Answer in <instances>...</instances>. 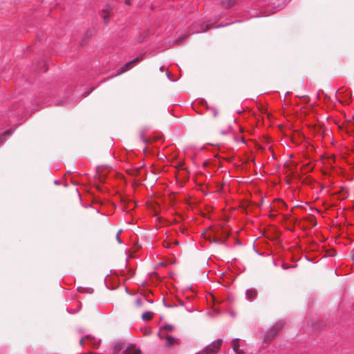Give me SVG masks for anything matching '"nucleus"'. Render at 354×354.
Here are the masks:
<instances>
[{"label": "nucleus", "instance_id": "4be33fe9", "mask_svg": "<svg viewBox=\"0 0 354 354\" xmlns=\"http://www.w3.org/2000/svg\"><path fill=\"white\" fill-rule=\"evenodd\" d=\"M80 344H81V345H83V344H84V340H83V339H81V340L80 341Z\"/></svg>", "mask_w": 354, "mask_h": 354}, {"label": "nucleus", "instance_id": "b1692460", "mask_svg": "<svg viewBox=\"0 0 354 354\" xmlns=\"http://www.w3.org/2000/svg\"><path fill=\"white\" fill-rule=\"evenodd\" d=\"M116 349H117L118 351H119L121 349V347L120 346V347H116Z\"/></svg>", "mask_w": 354, "mask_h": 354}, {"label": "nucleus", "instance_id": "412c9836", "mask_svg": "<svg viewBox=\"0 0 354 354\" xmlns=\"http://www.w3.org/2000/svg\"><path fill=\"white\" fill-rule=\"evenodd\" d=\"M125 3H126V4H128V5L131 4L130 0H125Z\"/></svg>", "mask_w": 354, "mask_h": 354}, {"label": "nucleus", "instance_id": "dca6fc26", "mask_svg": "<svg viewBox=\"0 0 354 354\" xmlns=\"http://www.w3.org/2000/svg\"><path fill=\"white\" fill-rule=\"evenodd\" d=\"M120 231H119L116 235V238H117V240L119 243H121V240L120 239V236H119V234H120Z\"/></svg>", "mask_w": 354, "mask_h": 354}, {"label": "nucleus", "instance_id": "f257e3e1", "mask_svg": "<svg viewBox=\"0 0 354 354\" xmlns=\"http://www.w3.org/2000/svg\"><path fill=\"white\" fill-rule=\"evenodd\" d=\"M222 343L223 340L218 339L207 346L203 352H204L205 354H216L220 350Z\"/></svg>", "mask_w": 354, "mask_h": 354}, {"label": "nucleus", "instance_id": "2eb2a0df", "mask_svg": "<svg viewBox=\"0 0 354 354\" xmlns=\"http://www.w3.org/2000/svg\"><path fill=\"white\" fill-rule=\"evenodd\" d=\"M304 169H308V171H311L313 169V167L309 166L308 165H306L304 167Z\"/></svg>", "mask_w": 354, "mask_h": 354}, {"label": "nucleus", "instance_id": "a878e982", "mask_svg": "<svg viewBox=\"0 0 354 354\" xmlns=\"http://www.w3.org/2000/svg\"><path fill=\"white\" fill-rule=\"evenodd\" d=\"M346 198V196L344 195L343 197H342V199Z\"/></svg>", "mask_w": 354, "mask_h": 354}, {"label": "nucleus", "instance_id": "9b49d317", "mask_svg": "<svg viewBox=\"0 0 354 354\" xmlns=\"http://www.w3.org/2000/svg\"><path fill=\"white\" fill-rule=\"evenodd\" d=\"M257 296V292L254 290H248L247 297L249 299H252Z\"/></svg>", "mask_w": 354, "mask_h": 354}, {"label": "nucleus", "instance_id": "0eeeda50", "mask_svg": "<svg viewBox=\"0 0 354 354\" xmlns=\"http://www.w3.org/2000/svg\"><path fill=\"white\" fill-rule=\"evenodd\" d=\"M232 347L234 352L237 354H241L242 352L239 350V342L238 339H234L232 340Z\"/></svg>", "mask_w": 354, "mask_h": 354}, {"label": "nucleus", "instance_id": "a211bd4d", "mask_svg": "<svg viewBox=\"0 0 354 354\" xmlns=\"http://www.w3.org/2000/svg\"><path fill=\"white\" fill-rule=\"evenodd\" d=\"M165 245V248H170V247H171V243H165V245Z\"/></svg>", "mask_w": 354, "mask_h": 354}, {"label": "nucleus", "instance_id": "4468645a", "mask_svg": "<svg viewBox=\"0 0 354 354\" xmlns=\"http://www.w3.org/2000/svg\"><path fill=\"white\" fill-rule=\"evenodd\" d=\"M213 241L216 243L223 244V243H225V239L223 240V239H218L217 238H215V239H213Z\"/></svg>", "mask_w": 354, "mask_h": 354}, {"label": "nucleus", "instance_id": "7ed1b4c3", "mask_svg": "<svg viewBox=\"0 0 354 354\" xmlns=\"http://www.w3.org/2000/svg\"><path fill=\"white\" fill-rule=\"evenodd\" d=\"M142 59V57H137L134 59L133 60L127 62L125 64L122 68L120 72L118 73V75H120L123 73L127 72L129 71L135 64L138 63L140 60Z\"/></svg>", "mask_w": 354, "mask_h": 354}, {"label": "nucleus", "instance_id": "f03ea898", "mask_svg": "<svg viewBox=\"0 0 354 354\" xmlns=\"http://www.w3.org/2000/svg\"><path fill=\"white\" fill-rule=\"evenodd\" d=\"M282 328V324H276L272 328L269 330L265 335L266 342L271 341L277 334L278 331Z\"/></svg>", "mask_w": 354, "mask_h": 354}, {"label": "nucleus", "instance_id": "5701e85b", "mask_svg": "<svg viewBox=\"0 0 354 354\" xmlns=\"http://www.w3.org/2000/svg\"><path fill=\"white\" fill-rule=\"evenodd\" d=\"M209 28H210V26H206V30H209Z\"/></svg>", "mask_w": 354, "mask_h": 354}, {"label": "nucleus", "instance_id": "393cba45", "mask_svg": "<svg viewBox=\"0 0 354 354\" xmlns=\"http://www.w3.org/2000/svg\"><path fill=\"white\" fill-rule=\"evenodd\" d=\"M174 243H175V244H176V245H178L179 243H178V241H174Z\"/></svg>", "mask_w": 354, "mask_h": 354}, {"label": "nucleus", "instance_id": "ddd939ff", "mask_svg": "<svg viewBox=\"0 0 354 354\" xmlns=\"http://www.w3.org/2000/svg\"><path fill=\"white\" fill-rule=\"evenodd\" d=\"M234 1L235 0H225L223 1V3L227 6H230L234 4Z\"/></svg>", "mask_w": 354, "mask_h": 354}, {"label": "nucleus", "instance_id": "6e6552de", "mask_svg": "<svg viewBox=\"0 0 354 354\" xmlns=\"http://www.w3.org/2000/svg\"><path fill=\"white\" fill-rule=\"evenodd\" d=\"M135 208V204L132 201H128L125 203L124 206V210H126L127 212H129L132 209H133Z\"/></svg>", "mask_w": 354, "mask_h": 354}, {"label": "nucleus", "instance_id": "6ab92c4d", "mask_svg": "<svg viewBox=\"0 0 354 354\" xmlns=\"http://www.w3.org/2000/svg\"><path fill=\"white\" fill-rule=\"evenodd\" d=\"M4 142V140L2 137V136H0V144L3 143Z\"/></svg>", "mask_w": 354, "mask_h": 354}, {"label": "nucleus", "instance_id": "f3484780", "mask_svg": "<svg viewBox=\"0 0 354 354\" xmlns=\"http://www.w3.org/2000/svg\"><path fill=\"white\" fill-rule=\"evenodd\" d=\"M10 133H11L10 130H6V131L3 133V135H10Z\"/></svg>", "mask_w": 354, "mask_h": 354}, {"label": "nucleus", "instance_id": "20e7f679", "mask_svg": "<svg viewBox=\"0 0 354 354\" xmlns=\"http://www.w3.org/2000/svg\"><path fill=\"white\" fill-rule=\"evenodd\" d=\"M142 306V300L140 298H137L132 304L131 308L133 311H138Z\"/></svg>", "mask_w": 354, "mask_h": 354}, {"label": "nucleus", "instance_id": "9d476101", "mask_svg": "<svg viewBox=\"0 0 354 354\" xmlns=\"http://www.w3.org/2000/svg\"><path fill=\"white\" fill-rule=\"evenodd\" d=\"M153 317V313L151 312H146L142 315L143 320H151Z\"/></svg>", "mask_w": 354, "mask_h": 354}, {"label": "nucleus", "instance_id": "423d86ee", "mask_svg": "<svg viewBox=\"0 0 354 354\" xmlns=\"http://www.w3.org/2000/svg\"><path fill=\"white\" fill-rule=\"evenodd\" d=\"M141 351L140 349H136L133 345L129 346L124 351V354H140Z\"/></svg>", "mask_w": 354, "mask_h": 354}, {"label": "nucleus", "instance_id": "1a4fd4ad", "mask_svg": "<svg viewBox=\"0 0 354 354\" xmlns=\"http://www.w3.org/2000/svg\"><path fill=\"white\" fill-rule=\"evenodd\" d=\"M102 17L103 18L104 24H107L110 17L109 12L106 10H102Z\"/></svg>", "mask_w": 354, "mask_h": 354}, {"label": "nucleus", "instance_id": "f8f14e48", "mask_svg": "<svg viewBox=\"0 0 354 354\" xmlns=\"http://www.w3.org/2000/svg\"><path fill=\"white\" fill-rule=\"evenodd\" d=\"M174 330V326L172 325H165L164 327H162L160 330V336L162 335V334L163 333V332L165 330H168V331H172Z\"/></svg>", "mask_w": 354, "mask_h": 354}, {"label": "nucleus", "instance_id": "aec40b11", "mask_svg": "<svg viewBox=\"0 0 354 354\" xmlns=\"http://www.w3.org/2000/svg\"><path fill=\"white\" fill-rule=\"evenodd\" d=\"M4 142V140L2 137V136H0V144L3 143Z\"/></svg>", "mask_w": 354, "mask_h": 354}, {"label": "nucleus", "instance_id": "39448f33", "mask_svg": "<svg viewBox=\"0 0 354 354\" xmlns=\"http://www.w3.org/2000/svg\"><path fill=\"white\" fill-rule=\"evenodd\" d=\"M165 339L167 340L166 346H171L174 344H178V340L177 339H175L171 335H166Z\"/></svg>", "mask_w": 354, "mask_h": 354}]
</instances>
